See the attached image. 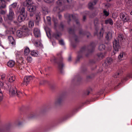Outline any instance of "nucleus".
Returning a JSON list of instances; mask_svg holds the SVG:
<instances>
[{
    "instance_id": "59",
    "label": "nucleus",
    "mask_w": 132,
    "mask_h": 132,
    "mask_svg": "<svg viewBox=\"0 0 132 132\" xmlns=\"http://www.w3.org/2000/svg\"><path fill=\"white\" fill-rule=\"evenodd\" d=\"M2 97H0V102L2 100Z\"/></svg>"
},
{
    "instance_id": "14",
    "label": "nucleus",
    "mask_w": 132,
    "mask_h": 132,
    "mask_svg": "<svg viewBox=\"0 0 132 132\" xmlns=\"http://www.w3.org/2000/svg\"><path fill=\"white\" fill-rule=\"evenodd\" d=\"M34 33L35 37H38L40 36V30L37 28H35L34 30Z\"/></svg>"
},
{
    "instance_id": "13",
    "label": "nucleus",
    "mask_w": 132,
    "mask_h": 132,
    "mask_svg": "<svg viewBox=\"0 0 132 132\" xmlns=\"http://www.w3.org/2000/svg\"><path fill=\"white\" fill-rule=\"evenodd\" d=\"M8 39L10 44H11L12 46H14L15 45V42L12 36H9L8 37Z\"/></svg>"
},
{
    "instance_id": "51",
    "label": "nucleus",
    "mask_w": 132,
    "mask_h": 132,
    "mask_svg": "<svg viewBox=\"0 0 132 132\" xmlns=\"http://www.w3.org/2000/svg\"><path fill=\"white\" fill-rule=\"evenodd\" d=\"M3 85V82L0 81V88L2 87Z\"/></svg>"
},
{
    "instance_id": "9",
    "label": "nucleus",
    "mask_w": 132,
    "mask_h": 132,
    "mask_svg": "<svg viewBox=\"0 0 132 132\" xmlns=\"http://www.w3.org/2000/svg\"><path fill=\"white\" fill-rule=\"evenodd\" d=\"M87 50V48L86 46H84L82 47L78 53V55L77 56L78 58L79 59L82 56V53L85 51Z\"/></svg>"
},
{
    "instance_id": "55",
    "label": "nucleus",
    "mask_w": 132,
    "mask_h": 132,
    "mask_svg": "<svg viewBox=\"0 0 132 132\" xmlns=\"http://www.w3.org/2000/svg\"><path fill=\"white\" fill-rule=\"evenodd\" d=\"M94 48H93L92 50H91V51H90V50H87V52H89V53H90V52H93V51H94Z\"/></svg>"
},
{
    "instance_id": "12",
    "label": "nucleus",
    "mask_w": 132,
    "mask_h": 132,
    "mask_svg": "<svg viewBox=\"0 0 132 132\" xmlns=\"http://www.w3.org/2000/svg\"><path fill=\"white\" fill-rule=\"evenodd\" d=\"M36 10V7L34 5H30L28 6L27 10L30 12H34Z\"/></svg>"
},
{
    "instance_id": "43",
    "label": "nucleus",
    "mask_w": 132,
    "mask_h": 132,
    "mask_svg": "<svg viewBox=\"0 0 132 132\" xmlns=\"http://www.w3.org/2000/svg\"><path fill=\"white\" fill-rule=\"evenodd\" d=\"M131 78V77L130 75H128L127 76L124 78V80L125 81H127L128 80V78Z\"/></svg>"
},
{
    "instance_id": "63",
    "label": "nucleus",
    "mask_w": 132,
    "mask_h": 132,
    "mask_svg": "<svg viewBox=\"0 0 132 132\" xmlns=\"http://www.w3.org/2000/svg\"><path fill=\"white\" fill-rule=\"evenodd\" d=\"M46 34H47V37H49V36H48V34H47V31H46Z\"/></svg>"
},
{
    "instance_id": "56",
    "label": "nucleus",
    "mask_w": 132,
    "mask_h": 132,
    "mask_svg": "<svg viewBox=\"0 0 132 132\" xmlns=\"http://www.w3.org/2000/svg\"><path fill=\"white\" fill-rule=\"evenodd\" d=\"M86 17L85 16H84L83 17V21H85V20L86 19Z\"/></svg>"
},
{
    "instance_id": "39",
    "label": "nucleus",
    "mask_w": 132,
    "mask_h": 132,
    "mask_svg": "<svg viewBox=\"0 0 132 132\" xmlns=\"http://www.w3.org/2000/svg\"><path fill=\"white\" fill-rule=\"evenodd\" d=\"M0 75L1 77V79L2 80H4L5 77V74L4 73H1Z\"/></svg>"
},
{
    "instance_id": "60",
    "label": "nucleus",
    "mask_w": 132,
    "mask_h": 132,
    "mask_svg": "<svg viewBox=\"0 0 132 132\" xmlns=\"http://www.w3.org/2000/svg\"><path fill=\"white\" fill-rule=\"evenodd\" d=\"M87 94L85 93V94H86V95H88L89 94V91H87Z\"/></svg>"
},
{
    "instance_id": "20",
    "label": "nucleus",
    "mask_w": 132,
    "mask_h": 132,
    "mask_svg": "<svg viewBox=\"0 0 132 132\" xmlns=\"http://www.w3.org/2000/svg\"><path fill=\"white\" fill-rule=\"evenodd\" d=\"M15 64L14 61L13 60H11L7 62V65L9 67L12 68L14 66Z\"/></svg>"
},
{
    "instance_id": "23",
    "label": "nucleus",
    "mask_w": 132,
    "mask_h": 132,
    "mask_svg": "<svg viewBox=\"0 0 132 132\" xmlns=\"http://www.w3.org/2000/svg\"><path fill=\"white\" fill-rule=\"evenodd\" d=\"M105 23L106 24H109L111 25H112L113 24V22L112 19L109 18L105 20Z\"/></svg>"
},
{
    "instance_id": "29",
    "label": "nucleus",
    "mask_w": 132,
    "mask_h": 132,
    "mask_svg": "<svg viewBox=\"0 0 132 132\" xmlns=\"http://www.w3.org/2000/svg\"><path fill=\"white\" fill-rule=\"evenodd\" d=\"M61 35V34L60 33H56L54 34L53 36L56 39H58L60 37Z\"/></svg>"
},
{
    "instance_id": "62",
    "label": "nucleus",
    "mask_w": 132,
    "mask_h": 132,
    "mask_svg": "<svg viewBox=\"0 0 132 132\" xmlns=\"http://www.w3.org/2000/svg\"><path fill=\"white\" fill-rule=\"evenodd\" d=\"M62 17V16L61 15H59V18L60 19Z\"/></svg>"
},
{
    "instance_id": "31",
    "label": "nucleus",
    "mask_w": 132,
    "mask_h": 132,
    "mask_svg": "<svg viewBox=\"0 0 132 132\" xmlns=\"http://www.w3.org/2000/svg\"><path fill=\"white\" fill-rule=\"evenodd\" d=\"M122 71H119V72L115 73L113 75V76L115 78H117L119 77V75H121V74L122 73Z\"/></svg>"
},
{
    "instance_id": "6",
    "label": "nucleus",
    "mask_w": 132,
    "mask_h": 132,
    "mask_svg": "<svg viewBox=\"0 0 132 132\" xmlns=\"http://www.w3.org/2000/svg\"><path fill=\"white\" fill-rule=\"evenodd\" d=\"M63 2L62 0H58L57 2V3L59 6L54 7L53 9V10L54 11H59V12L62 11L63 10H61V9L62 7V4Z\"/></svg>"
},
{
    "instance_id": "37",
    "label": "nucleus",
    "mask_w": 132,
    "mask_h": 132,
    "mask_svg": "<svg viewBox=\"0 0 132 132\" xmlns=\"http://www.w3.org/2000/svg\"><path fill=\"white\" fill-rule=\"evenodd\" d=\"M59 29L61 30H63L64 26L62 23H61L59 26Z\"/></svg>"
},
{
    "instance_id": "52",
    "label": "nucleus",
    "mask_w": 132,
    "mask_h": 132,
    "mask_svg": "<svg viewBox=\"0 0 132 132\" xmlns=\"http://www.w3.org/2000/svg\"><path fill=\"white\" fill-rule=\"evenodd\" d=\"M71 60V56H70L69 57L68 59V61L69 62H70Z\"/></svg>"
},
{
    "instance_id": "64",
    "label": "nucleus",
    "mask_w": 132,
    "mask_h": 132,
    "mask_svg": "<svg viewBox=\"0 0 132 132\" xmlns=\"http://www.w3.org/2000/svg\"><path fill=\"white\" fill-rule=\"evenodd\" d=\"M33 117H34V116H31L29 117V118H31Z\"/></svg>"
},
{
    "instance_id": "25",
    "label": "nucleus",
    "mask_w": 132,
    "mask_h": 132,
    "mask_svg": "<svg viewBox=\"0 0 132 132\" xmlns=\"http://www.w3.org/2000/svg\"><path fill=\"white\" fill-rule=\"evenodd\" d=\"M20 14H24L25 12V8L24 7H20Z\"/></svg>"
},
{
    "instance_id": "1",
    "label": "nucleus",
    "mask_w": 132,
    "mask_h": 132,
    "mask_svg": "<svg viewBox=\"0 0 132 132\" xmlns=\"http://www.w3.org/2000/svg\"><path fill=\"white\" fill-rule=\"evenodd\" d=\"M117 39L118 41L115 39L113 42V47L114 49L113 52L115 54L117 52H118L119 48V41H121L123 40V34H121L118 35Z\"/></svg>"
},
{
    "instance_id": "24",
    "label": "nucleus",
    "mask_w": 132,
    "mask_h": 132,
    "mask_svg": "<svg viewBox=\"0 0 132 132\" xmlns=\"http://www.w3.org/2000/svg\"><path fill=\"white\" fill-rule=\"evenodd\" d=\"M127 14L126 13L123 12L120 13V18L122 20L125 17H127Z\"/></svg>"
},
{
    "instance_id": "57",
    "label": "nucleus",
    "mask_w": 132,
    "mask_h": 132,
    "mask_svg": "<svg viewBox=\"0 0 132 132\" xmlns=\"http://www.w3.org/2000/svg\"><path fill=\"white\" fill-rule=\"evenodd\" d=\"M82 31H83L82 30H81L79 31L80 34H83L82 32Z\"/></svg>"
},
{
    "instance_id": "44",
    "label": "nucleus",
    "mask_w": 132,
    "mask_h": 132,
    "mask_svg": "<svg viewBox=\"0 0 132 132\" xmlns=\"http://www.w3.org/2000/svg\"><path fill=\"white\" fill-rule=\"evenodd\" d=\"M40 18L39 16H37L36 17V21L37 22H38L40 20Z\"/></svg>"
},
{
    "instance_id": "41",
    "label": "nucleus",
    "mask_w": 132,
    "mask_h": 132,
    "mask_svg": "<svg viewBox=\"0 0 132 132\" xmlns=\"http://www.w3.org/2000/svg\"><path fill=\"white\" fill-rule=\"evenodd\" d=\"M98 20L97 18H95L94 20V23L95 26L97 25L98 23Z\"/></svg>"
},
{
    "instance_id": "11",
    "label": "nucleus",
    "mask_w": 132,
    "mask_h": 132,
    "mask_svg": "<svg viewBox=\"0 0 132 132\" xmlns=\"http://www.w3.org/2000/svg\"><path fill=\"white\" fill-rule=\"evenodd\" d=\"M7 77L9 81L10 82H13L15 79V76L13 74H8L7 75Z\"/></svg>"
},
{
    "instance_id": "17",
    "label": "nucleus",
    "mask_w": 132,
    "mask_h": 132,
    "mask_svg": "<svg viewBox=\"0 0 132 132\" xmlns=\"http://www.w3.org/2000/svg\"><path fill=\"white\" fill-rule=\"evenodd\" d=\"M17 5V2H14L11 4L9 6V10H13V9L16 8Z\"/></svg>"
},
{
    "instance_id": "26",
    "label": "nucleus",
    "mask_w": 132,
    "mask_h": 132,
    "mask_svg": "<svg viewBox=\"0 0 132 132\" xmlns=\"http://www.w3.org/2000/svg\"><path fill=\"white\" fill-rule=\"evenodd\" d=\"M112 61V58L108 57L105 60V62L106 64L107 63L108 64L110 65Z\"/></svg>"
},
{
    "instance_id": "47",
    "label": "nucleus",
    "mask_w": 132,
    "mask_h": 132,
    "mask_svg": "<svg viewBox=\"0 0 132 132\" xmlns=\"http://www.w3.org/2000/svg\"><path fill=\"white\" fill-rule=\"evenodd\" d=\"M45 2L46 3H50L51 2L50 0H44Z\"/></svg>"
},
{
    "instance_id": "54",
    "label": "nucleus",
    "mask_w": 132,
    "mask_h": 132,
    "mask_svg": "<svg viewBox=\"0 0 132 132\" xmlns=\"http://www.w3.org/2000/svg\"><path fill=\"white\" fill-rule=\"evenodd\" d=\"M3 19L2 17L0 16V23H2V22Z\"/></svg>"
},
{
    "instance_id": "22",
    "label": "nucleus",
    "mask_w": 132,
    "mask_h": 132,
    "mask_svg": "<svg viewBox=\"0 0 132 132\" xmlns=\"http://www.w3.org/2000/svg\"><path fill=\"white\" fill-rule=\"evenodd\" d=\"M112 38V34L111 32H108L106 36V39L109 40H110Z\"/></svg>"
},
{
    "instance_id": "5",
    "label": "nucleus",
    "mask_w": 132,
    "mask_h": 132,
    "mask_svg": "<svg viewBox=\"0 0 132 132\" xmlns=\"http://www.w3.org/2000/svg\"><path fill=\"white\" fill-rule=\"evenodd\" d=\"M0 9L1 10L0 12V14L4 15L6 13V12L2 10L5 8L6 7L5 2L4 0H0Z\"/></svg>"
},
{
    "instance_id": "50",
    "label": "nucleus",
    "mask_w": 132,
    "mask_h": 132,
    "mask_svg": "<svg viewBox=\"0 0 132 132\" xmlns=\"http://www.w3.org/2000/svg\"><path fill=\"white\" fill-rule=\"evenodd\" d=\"M65 1L67 2L68 3H70L72 1V0H65Z\"/></svg>"
},
{
    "instance_id": "28",
    "label": "nucleus",
    "mask_w": 132,
    "mask_h": 132,
    "mask_svg": "<svg viewBox=\"0 0 132 132\" xmlns=\"http://www.w3.org/2000/svg\"><path fill=\"white\" fill-rule=\"evenodd\" d=\"M59 68V69L61 71L64 67V64L62 61H61L58 63Z\"/></svg>"
},
{
    "instance_id": "35",
    "label": "nucleus",
    "mask_w": 132,
    "mask_h": 132,
    "mask_svg": "<svg viewBox=\"0 0 132 132\" xmlns=\"http://www.w3.org/2000/svg\"><path fill=\"white\" fill-rule=\"evenodd\" d=\"M103 13L104 15L106 17L108 16L109 14V12L106 11L105 10H104Z\"/></svg>"
},
{
    "instance_id": "10",
    "label": "nucleus",
    "mask_w": 132,
    "mask_h": 132,
    "mask_svg": "<svg viewBox=\"0 0 132 132\" xmlns=\"http://www.w3.org/2000/svg\"><path fill=\"white\" fill-rule=\"evenodd\" d=\"M27 16V14H20L18 18V20L19 22H21L24 21Z\"/></svg>"
},
{
    "instance_id": "3",
    "label": "nucleus",
    "mask_w": 132,
    "mask_h": 132,
    "mask_svg": "<svg viewBox=\"0 0 132 132\" xmlns=\"http://www.w3.org/2000/svg\"><path fill=\"white\" fill-rule=\"evenodd\" d=\"M9 93L11 96L17 95L18 97H20L22 93L21 92H18L16 87L14 86H12L10 87L9 91Z\"/></svg>"
},
{
    "instance_id": "48",
    "label": "nucleus",
    "mask_w": 132,
    "mask_h": 132,
    "mask_svg": "<svg viewBox=\"0 0 132 132\" xmlns=\"http://www.w3.org/2000/svg\"><path fill=\"white\" fill-rule=\"evenodd\" d=\"M111 6V4L109 3H108L105 5V6L106 7H108V8H109Z\"/></svg>"
},
{
    "instance_id": "19",
    "label": "nucleus",
    "mask_w": 132,
    "mask_h": 132,
    "mask_svg": "<svg viewBox=\"0 0 132 132\" xmlns=\"http://www.w3.org/2000/svg\"><path fill=\"white\" fill-rule=\"evenodd\" d=\"M38 51L36 50L30 51V54L33 56L37 57L38 55Z\"/></svg>"
},
{
    "instance_id": "53",
    "label": "nucleus",
    "mask_w": 132,
    "mask_h": 132,
    "mask_svg": "<svg viewBox=\"0 0 132 132\" xmlns=\"http://www.w3.org/2000/svg\"><path fill=\"white\" fill-rule=\"evenodd\" d=\"M3 96V94L2 91L1 90V89L0 88V97Z\"/></svg>"
},
{
    "instance_id": "32",
    "label": "nucleus",
    "mask_w": 132,
    "mask_h": 132,
    "mask_svg": "<svg viewBox=\"0 0 132 132\" xmlns=\"http://www.w3.org/2000/svg\"><path fill=\"white\" fill-rule=\"evenodd\" d=\"M105 48V45L103 44H101L99 45L98 49L99 50L102 51L104 50Z\"/></svg>"
},
{
    "instance_id": "38",
    "label": "nucleus",
    "mask_w": 132,
    "mask_h": 132,
    "mask_svg": "<svg viewBox=\"0 0 132 132\" xmlns=\"http://www.w3.org/2000/svg\"><path fill=\"white\" fill-rule=\"evenodd\" d=\"M27 60L28 62H30L32 61V58L30 56H28L27 59Z\"/></svg>"
},
{
    "instance_id": "21",
    "label": "nucleus",
    "mask_w": 132,
    "mask_h": 132,
    "mask_svg": "<svg viewBox=\"0 0 132 132\" xmlns=\"http://www.w3.org/2000/svg\"><path fill=\"white\" fill-rule=\"evenodd\" d=\"M32 0H26V2L23 3V5L25 6H27L28 5H30L32 3Z\"/></svg>"
},
{
    "instance_id": "7",
    "label": "nucleus",
    "mask_w": 132,
    "mask_h": 132,
    "mask_svg": "<svg viewBox=\"0 0 132 132\" xmlns=\"http://www.w3.org/2000/svg\"><path fill=\"white\" fill-rule=\"evenodd\" d=\"M14 14L13 10H9V14L7 15V18H6L4 17V19L5 21H6L8 20H12L13 18Z\"/></svg>"
},
{
    "instance_id": "18",
    "label": "nucleus",
    "mask_w": 132,
    "mask_h": 132,
    "mask_svg": "<svg viewBox=\"0 0 132 132\" xmlns=\"http://www.w3.org/2000/svg\"><path fill=\"white\" fill-rule=\"evenodd\" d=\"M24 54L25 56L27 55L30 52L29 48L27 47H26L24 48Z\"/></svg>"
},
{
    "instance_id": "36",
    "label": "nucleus",
    "mask_w": 132,
    "mask_h": 132,
    "mask_svg": "<svg viewBox=\"0 0 132 132\" xmlns=\"http://www.w3.org/2000/svg\"><path fill=\"white\" fill-rule=\"evenodd\" d=\"M124 1L127 4H129V5L130 6L132 5V0H124Z\"/></svg>"
},
{
    "instance_id": "33",
    "label": "nucleus",
    "mask_w": 132,
    "mask_h": 132,
    "mask_svg": "<svg viewBox=\"0 0 132 132\" xmlns=\"http://www.w3.org/2000/svg\"><path fill=\"white\" fill-rule=\"evenodd\" d=\"M129 16L128 15L127 16V17H125L122 20L124 22H128L129 21Z\"/></svg>"
},
{
    "instance_id": "49",
    "label": "nucleus",
    "mask_w": 132,
    "mask_h": 132,
    "mask_svg": "<svg viewBox=\"0 0 132 132\" xmlns=\"http://www.w3.org/2000/svg\"><path fill=\"white\" fill-rule=\"evenodd\" d=\"M62 53V52H61L59 53H57V55L59 56H61Z\"/></svg>"
},
{
    "instance_id": "4",
    "label": "nucleus",
    "mask_w": 132,
    "mask_h": 132,
    "mask_svg": "<svg viewBox=\"0 0 132 132\" xmlns=\"http://www.w3.org/2000/svg\"><path fill=\"white\" fill-rule=\"evenodd\" d=\"M78 16V15L77 14H67L65 15V16L66 18H67L68 16L69 19V21H71L70 18H72L73 19L75 20V21L77 24L79 25V23L78 20L77 19V18Z\"/></svg>"
},
{
    "instance_id": "42",
    "label": "nucleus",
    "mask_w": 132,
    "mask_h": 132,
    "mask_svg": "<svg viewBox=\"0 0 132 132\" xmlns=\"http://www.w3.org/2000/svg\"><path fill=\"white\" fill-rule=\"evenodd\" d=\"M59 42L60 44L61 45H64V43L63 40L62 39H61L59 41Z\"/></svg>"
},
{
    "instance_id": "45",
    "label": "nucleus",
    "mask_w": 132,
    "mask_h": 132,
    "mask_svg": "<svg viewBox=\"0 0 132 132\" xmlns=\"http://www.w3.org/2000/svg\"><path fill=\"white\" fill-rule=\"evenodd\" d=\"M74 30L71 28H70L69 30V32L70 34H71L73 32H74Z\"/></svg>"
},
{
    "instance_id": "61",
    "label": "nucleus",
    "mask_w": 132,
    "mask_h": 132,
    "mask_svg": "<svg viewBox=\"0 0 132 132\" xmlns=\"http://www.w3.org/2000/svg\"><path fill=\"white\" fill-rule=\"evenodd\" d=\"M72 46L74 47H75L76 46L73 45L72 43L71 44Z\"/></svg>"
},
{
    "instance_id": "2",
    "label": "nucleus",
    "mask_w": 132,
    "mask_h": 132,
    "mask_svg": "<svg viewBox=\"0 0 132 132\" xmlns=\"http://www.w3.org/2000/svg\"><path fill=\"white\" fill-rule=\"evenodd\" d=\"M29 29L26 26H23L20 30H17V36L19 37L25 36L29 34Z\"/></svg>"
},
{
    "instance_id": "40",
    "label": "nucleus",
    "mask_w": 132,
    "mask_h": 132,
    "mask_svg": "<svg viewBox=\"0 0 132 132\" xmlns=\"http://www.w3.org/2000/svg\"><path fill=\"white\" fill-rule=\"evenodd\" d=\"M47 22H48V23L49 25H50L51 24V18L49 16H47Z\"/></svg>"
},
{
    "instance_id": "34",
    "label": "nucleus",
    "mask_w": 132,
    "mask_h": 132,
    "mask_svg": "<svg viewBox=\"0 0 132 132\" xmlns=\"http://www.w3.org/2000/svg\"><path fill=\"white\" fill-rule=\"evenodd\" d=\"M28 26L29 28H31L34 26V22L32 21H30L28 22Z\"/></svg>"
},
{
    "instance_id": "46",
    "label": "nucleus",
    "mask_w": 132,
    "mask_h": 132,
    "mask_svg": "<svg viewBox=\"0 0 132 132\" xmlns=\"http://www.w3.org/2000/svg\"><path fill=\"white\" fill-rule=\"evenodd\" d=\"M21 52L20 51H17L16 53V56H18L19 55H20Z\"/></svg>"
},
{
    "instance_id": "16",
    "label": "nucleus",
    "mask_w": 132,
    "mask_h": 132,
    "mask_svg": "<svg viewBox=\"0 0 132 132\" xmlns=\"http://www.w3.org/2000/svg\"><path fill=\"white\" fill-rule=\"evenodd\" d=\"M104 30L103 28H102L101 29V30L99 32V33L97 34V33H95V35H97L98 37L100 38L102 37L103 36V34L104 32Z\"/></svg>"
},
{
    "instance_id": "8",
    "label": "nucleus",
    "mask_w": 132,
    "mask_h": 132,
    "mask_svg": "<svg viewBox=\"0 0 132 132\" xmlns=\"http://www.w3.org/2000/svg\"><path fill=\"white\" fill-rule=\"evenodd\" d=\"M33 79V77L31 76H27L25 77L23 82V84L27 85L29 82Z\"/></svg>"
},
{
    "instance_id": "27",
    "label": "nucleus",
    "mask_w": 132,
    "mask_h": 132,
    "mask_svg": "<svg viewBox=\"0 0 132 132\" xmlns=\"http://www.w3.org/2000/svg\"><path fill=\"white\" fill-rule=\"evenodd\" d=\"M105 54L102 53H98L97 54L98 57L100 59H103L105 56Z\"/></svg>"
},
{
    "instance_id": "58",
    "label": "nucleus",
    "mask_w": 132,
    "mask_h": 132,
    "mask_svg": "<svg viewBox=\"0 0 132 132\" xmlns=\"http://www.w3.org/2000/svg\"><path fill=\"white\" fill-rule=\"evenodd\" d=\"M75 37H76V38H75V41L76 42H77L78 41L77 37L76 36Z\"/></svg>"
},
{
    "instance_id": "15",
    "label": "nucleus",
    "mask_w": 132,
    "mask_h": 132,
    "mask_svg": "<svg viewBox=\"0 0 132 132\" xmlns=\"http://www.w3.org/2000/svg\"><path fill=\"white\" fill-rule=\"evenodd\" d=\"M98 0H94L93 2H90L88 4V8L89 9H92L93 8V6L95 5Z\"/></svg>"
},
{
    "instance_id": "30",
    "label": "nucleus",
    "mask_w": 132,
    "mask_h": 132,
    "mask_svg": "<svg viewBox=\"0 0 132 132\" xmlns=\"http://www.w3.org/2000/svg\"><path fill=\"white\" fill-rule=\"evenodd\" d=\"M125 54L124 53L122 52L118 55V57L119 60H121L123 59V55H124Z\"/></svg>"
}]
</instances>
